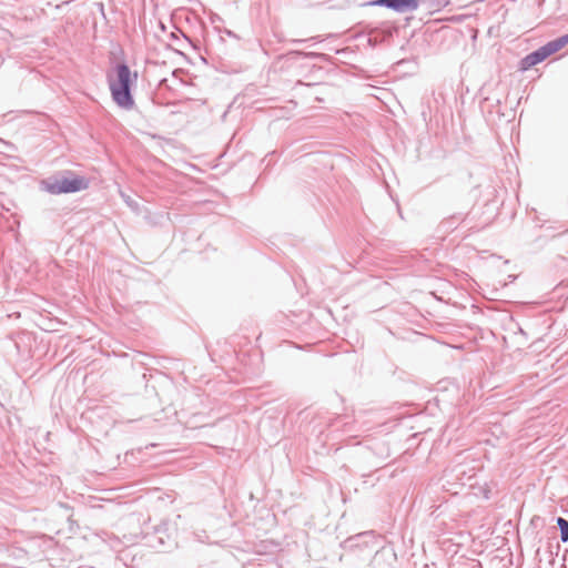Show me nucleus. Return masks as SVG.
Returning a JSON list of instances; mask_svg holds the SVG:
<instances>
[{
    "instance_id": "nucleus-1",
    "label": "nucleus",
    "mask_w": 568,
    "mask_h": 568,
    "mask_svg": "<svg viewBox=\"0 0 568 568\" xmlns=\"http://www.w3.org/2000/svg\"><path fill=\"white\" fill-rule=\"evenodd\" d=\"M110 90L113 100L122 108H130L133 104L130 94L131 71L126 64H119L115 73L110 77Z\"/></svg>"
},
{
    "instance_id": "nucleus-2",
    "label": "nucleus",
    "mask_w": 568,
    "mask_h": 568,
    "mask_svg": "<svg viewBox=\"0 0 568 568\" xmlns=\"http://www.w3.org/2000/svg\"><path fill=\"white\" fill-rule=\"evenodd\" d=\"M568 44V34H565L556 40L548 42L535 52L528 54L521 60V69L528 70L529 68L542 62L549 55L558 52Z\"/></svg>"
},
{
    "instance_id": "nucleus-3",
    "label": "nucleus",
    "mask_w": 568,
    "mask_h": 568,
    "mask_svg": "<svg viewBox=\"0 0 568 568\" xmlns=\"http://www.w3.org/2000/svg\"><path fill=\"white\" fill-rule=\"evenodd\" d=\"M88 187V181L81 176L63 178L45 183V190L51 194L73 193Z\"/></svg>"
},
{
    "instance_id": "nucleus-4",
    "label": "nucleus",
    "mask_w": 568,
    "mask_h": 568,
    "mask_svg": "<svg viewBox=\"0 0 568 568\" xmlns=\"http://www.w3.org/2000/svg\"><path fill=\"white\" fill-rule=\"evenodd\" d=\"M174 535H165V538L160 535H143L148 539V545L155 548L158 551H170L176 546Z\"/></svg>"
},
{
    "instance_id": "nucleus-5",
    "label": "nucleus",
    "mask_w": 568,
    "mask_h": 568,
    "mask_svg": "<svg viewBox=\"0 0 568 568\" xmlns=\"http://www.w3.org/2000/svg\"><path fill=\"white\" fill-rule=\"evenodd\" d=\"M373 4L384 6L397 11H403L406 9L415 10L418 7L417 0H376L373 2Z\"/></svg>"
},
{
    "instance_id": "nucleus-6",
    "label": "nucleus",
    "mask_w": 568,
    "mask_h": 568,
    "mask_svg": "<svg viewBox=\"0 0 568 568\" xmlns=\"http://www.w3.org/2000/svg\"><path fill=\"white\" fill-rule=\"evenodd\" d=\"M361 535H354V536H351L348 537L344 542H343V546L344 547H349L352 548L353 546L356 545V540H357V537H359Z\"/></svg>"
},
{
    "instance_id": "nucleus-7",
    "label": "nucleus",
    "mask_w": 568,
    "mask_h": 568,
    "mask_svg": "<svg viewBox=\"0 0 568 568\" xmlns=\"http://www.w3.org/2000/svg\"><path fill=\"white\" fill-rule=\"evenodd\" d=\"M557 523L561 532H568V521L566 519L558 518Z\"/></svg>"
},
{
    "instance_id": "nucleus-8",
    "label": "nucleus",
    "mask_w": 568,
    "mask_h": 568,
    "mask_svg": "<svg viewBox=\"0 0 568 568\" xmlns=\"http://www.w3.org/2000/svg\"><path fill=\"white\" fill-rule=\"evenodd\" d=\"M560 539L562 542H567L568 541V535H560Z\"/></svg>"
}]
</instances>
